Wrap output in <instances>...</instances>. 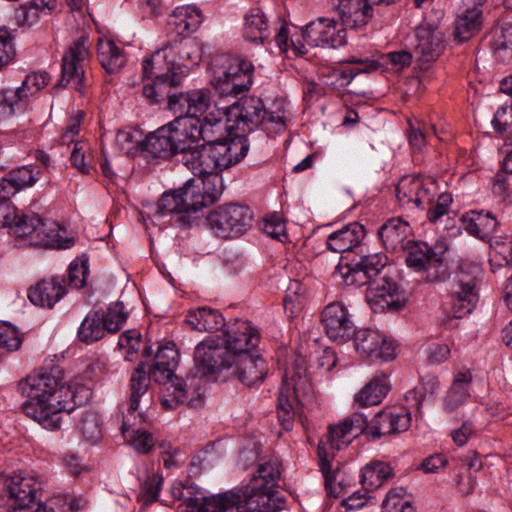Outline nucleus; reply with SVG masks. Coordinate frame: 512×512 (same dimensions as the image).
Here are the masks:
<instances>
[{
  "instance_id": "obj_1",
  "label": "nucleus",
  "mask_w": 512,
  "mask_h": 512,
  "mask_svg": "<svg viewBox=\"0 0 512 512\" xmlns=\"http://www.w3.org/2000/svg\"><path fill=\"white\" fill-rule=\"evenodd\" d=\"M64 374V368L54 356L45 359L37 371L18 383L19 392L26 397L24 413L49 430L60 428L61 412L70 414L92 395L84 385H66Z\"/></svg>"
},
{
  "instance_id": "obj_2",
  "label": "nucleus",
  "mask_w": 512,
  "mask_h": 512,
  "mask_svg": "<svg viewBox=\"0 0 512 512\" xmlns=\"http://www.w3.org/2000/svg\"><path fill=\"white\" fill-rule=\"evenodd\" d=\"M279 476L280 472L274 464H260L249 484L240 490L241 493L230 490L207 495L199 489L191 512H225L233 507L237 512H275L272 502L277 493L275 489Z\"/></svg>"
},
{
  "instance_id": "obj_3",
  "label": "nucleus",
  "mask_w": 512,
  "mask_h": 512,
  "mask_svg": "<svg viewBox=\"0 0 512 512\" xmlns=\"http://www.w3.org/2000/svg\"><path fill=\"white\" fill-rule=\"evenodd\" d=\"M260 332L248 320H235L223 331L222 344L212 338L199 342L194 350V362L201 376H214L233 367V361L256 351Z\"/></svg>"
},
{
  "instance_id": "obj_4",
  "label": "nucleus",
  "mask_w": 512,
  "mask_h": 512,
  "mask_svg": "<svg viewBox=\"0 0 512 512\" xmlns=\"http://www.w3.org/2000/svg\"><path fill=\"white\" fill-rule=\"evenodd\" d=\"M228 128L235 129L236 138L261 129L273 136L284 132L290 120L285 101L276 98L269 105L257 96L242 97L227 106Z\"/></svg>"
},
{
  "instance_id": "obj_5",
  "label": "nucleus",
  "mask_w": 512,
  "mask_h": 512,
  "mask_svg": "<svg viewBox=\"0 0 512 512\" xmlns=\"http://www.w3.org/2000/svg\"><path fill=\"white\" fill-rule=\"evenodd\" d=\"M2 218V228H7L9 235L23 239L30 246L66 250L75 245L74 236L64 225L36 213H23L13 208Z\"/></svg>"
},
{
  "instance_id": "obj_6",
  "label": "nucleus",
  "mask_w": 512,
  "mask_h": 512,
  "mask_svg": "<svg viewBox=\"0 0 512 512\" xmlns=\"http://www.w3.org/2000/svg\"><path fill=\"white\" fill-rule=\"evenodd\" d=\"M246 140L209 141L198 144L191 151L185 152L182 163L197 178H212L240 162L248 153Z\"/></svg>"
},
{
  "instance_id": "obj_7",
  "label": "nucleus",
  "mask_w": 512,
  "mask_h": 512,
  "mask_svg": "<svg viewBox=\"0 0 512 512\" xmlns=\"http://www.w3.org/2000/svg\"><path fill=\"white\" fill-rule=\"evenodd\" d=\"M365 429H367V417L363 413L354 412L337 425H330L326 440L319 441L317 447L319 468L330 496L338 498L340 495V490L335 486L336 473L332 469L335 451L347 447L355 437L365 434Z\"/></svg>"
},
{
  "instance_id": "obj_8",
  "label": "nucleus",
  "mask_w": 512,
  "mask_h": 512,
  "mask_svg": "<svg viewBox=\"0 0 512 512\" xmlns=\"http://www.w3.org/2000/svg\"><path fill=\"white\" fill-rule=\"evenodd\" d=\"M149 388L143 365L136 368L130 378V397L127 414L123 416L121 433L124 439L138 454H148L155 446L152 433L142 428L147 423V415L140 411V400Z\"/></svg>"
},
{
  "instance_id": "obj_9",
  "label": "nucleus",
  "mask_w": 512,
  "mask_h": 512,
  "mask_svg": "<svg viewBox=\"0 0 512 512\" xmlns=\"http://www.w3.org/2000/svg\"><path fill=\"white\" fill-rule=\"evenodd\" d=\"M203 55V43L196 38L179 37L158 49L151 56L145 57V73L149 66L160 64L164 71L179 81L191 69L197 67Z\"/></svg>"
},
{
  "instance_id": "obj_10",
  "label": "nucleus",
  "mask_w": 512,
  "mask_h": 512,
  "mask_svg": "<svg viewBox=\"0 0 512 512\" xmlns=\"http://www.w3.org/2000/svg\"><path fill=\"white\" fill-rule=\"evenodd\" d=\"M314 398L312 383L306 375L302 363L296 362L292 371L284 374L277 399V417L280 425L286 431L293 428L295 419V404L306 405Z\"/></svg>"
},
{
  "instance_id": "obj_11",
  "label": "nucleus",
  "mask_w": 512,
  "mask_h": 512,
  "mask_svg": "<svg viewBox=\"0 0 512 512\" xmlns=\"http://www.w3.org/2000/svg\"><path fill=\"white\" fill-rule=\"evenodd\" d=\"M179 357L180 355L175 344L168 343L157 350L154 357V363L149 372L144 368L149 380L152 378L155 382L164 385L170 383V386L167 388L169 393L161 401V404L165 409H175L177 405L183 403L187 399V385L182 379H179L175 375V370L179 363ZM141 365L145 367V364L141 362L137 368Z\"/></svg>"
},
{
  "instance_id": "obj_12",
  "label": "nucleus",
  "mask_w": 512,
  "mask_h": 512,
  "mask_svg": "<svg viewBox=\"0 0 512 512\" xmlns=\"http://www.w3.org/2000/svg\"><path fill=\"white\" fill-rule=\"evenodd\" d=\"M254 65L241 57H223L213 68L211 85L222 97L237 98L253 84Z\"/></svg>"
},
{
  "instance_id": "obj_13",
  "label": "nucleus",
  "mask_w": 512,
  "mask_h": 512,
  "mask_svg": "<svg viewBox=\"0 0 512 512\" xmlns=\"http://www.w3.org/2000/svg\"><path fill=\"white\" fill-rule=\"evenodd\" d=\"M253 211L247 205L226 203L217 206L206 216L211 232L223 239L238 238L252 226Z\"/></svg>"
},
{
  "instance_id": "obj_14",
  "label": "nucleus",
  "mask_w": 512,
  "mask_h": 512,
  "mask_svg": "<svg viewBox=\"0 0 512 512\" xmlns=\"http://www.w3.org/2000/svg\"><path fill=\"white\" fill-rule=\"evenodd\" d=\"M407 267L422 274L428 283L443 282L449 278L450 272L444 261V251L436 252L426 242L411 240L403 249Z\"/></svg>"
},
{
  "instance_id": "obj_15",
  "label": "nucleus",
  "mask_w": 512,
  "mask_h": 512,
  "mask_svg": "<svg viewBox=\"0 0 512 512\" xmlns=\"http://www.w3.org/2000/svg\"><path fill=\"white\" fill-rule=\"evenodd\" d=\"M386 264L387 257L382 253L360 256L358 261L354 258L349 261L348 255L341 256L333 277L345 286L358 288L379 279Z\"/></svg>"
},
{
  "instance_id": "obj_16",
  "label": "nucleus",
  "mask_w": 512,
  "mask_h": 512,
  "mask_svg": "<svg viewBox=\"0 0 512 512\" xmlns=\"http://www.w3.org/2000/svg\"><path fill=\"white\" fill-rule=\"evenodd\" d=\"M477 278L464 269L454 272L446 286V305L454 318L469 315L479 301Z\"/></svg>"
},
{
  "instance_id": "obj_17",
  "label": "nucleus",
  "mask_w": 512,
  "mask_h": 512,
  "mask_svg": "<svg viewBox=\"0 0 512 512\" xmlns=\"http://www.w3.org/2000/svg\"><path fill=\"white\" fill-rule=\"evenodd\" d=\"M353 344L356 353L363 360L371 363L377 361L389 362L397 356L395 341L384 334L369 328L355 329Z\"/></svg>"
},
{
  "instance_id": "obj_18",
  "label": "nucleus",
  "mask_w": 512,
  "mask_h": 512,
  "mask_svg": "<svg viewBox=\"0 0 512 512\" xmlns=\"http://www.w3.org/2000/svg\"><path fill=\"white\" fill-rule=\"evenodd\" d=\"M367 286L365 298L370 308L376 313L399 310L407 302L405 291L386 273Z\"/></svg>"
},
{
  "instance_id": "obj_19",
  "label": "nucleus",
  "mask_w": 512,
  "mask_h": 512,
  "mask_svg": "<svg viewBox=\"0 0 512 512\" xmlns=\"http://www.w3.org/2000/svg\"><path fill=\"white\" fill-rule=\"evenodd\" d=\"M437 190V182L431 176L405 175L396 185V198L400 206L407 209H424Z\"/></svg>"
},
{
  "instance_id": "obj_20",
  "label": "nucleus",
  "mask_w": 512,
  "mask_h": 512,
  "mask_svg": "<svg viewBox=\"0 0 512 512\" xmlns=\"http://www.w3.org/2000/svg\"><path fill=\"white\" fill-rule=\"evenodd\" d=\"M221 175H212V178L189 179L180 191L183 193L187 215L196 213L205 207L213 205L222 194Z\"/></svg>"
},
{
  "instance_id": "obj_21",
  "label": "nucleus",
  "mask_w": 512,
  "mask_h": 512,
  "mask_svg": "<svg viewBox=\"0 0 512 512\" xmlns=\"http://www.w3.org/2000/svg\"><path fill=\"white\" fill-rule=\"evenodd\" d=\"M50 76L45 71L26 75L21 86L15 89H2V117H11L24 111L29 98L48 85Z\"/></svg>"
},
{
  "instance_id": "obj_22",
  "label": "nucleus",
  "mask_w": 512,
  "mask_h": 512,
  "mask_svg": "<svg viewBox=\"0 0 512 512\" xmlns=\"http://www.w3.org/2000/svg\"><path fill=\"white\" fill-rule=\"evenodd\" d=\"M320 323L327 337L339 344L352 339L356 329L347 306L338 301L331 302L323 308Z\"/></svg>"
},
{
  "instance_id": "obj_23",
  "label": "nucleus",
  "mask_w": 512,
  "mask_h": 512,
  "mask_svg": "<svg viewBox=\"0 0 512 512\" xmlns=\"http://www.w3.org/2000/svg\"><path fill=\"white\" fill-rule=\"evenodd\" d=\"M396 0H330L333 11L341 20L342 26L361 29L373 18V5H389Z\"/></svg>"
},
{
  "instance_id": "obj_24",
  "label": "nucleus",
  "mask_w": 512,
  "mask_h": 512,
  "mask_svg": "<svg viewBox=\"0 0 512 512\" xmlns=\"http://www.w3.org/2000/svg\"><path fill=\"white\" fill-rule=\"evenodd\" d=\"M88 55L85 38H79L65 51L61 63L60 86H71L79 92L83 91L84 63Z\"/></svg>"
},
{
  "instance_id": "obj_25",
  "label": "nucleus",
  "mask_w": 512,
  "mask_h": 512,
  "mask_svg": "<svg viewBox=\"0 0 512 512\" xmlns=\"http://www.w3.org/2000/svg\"><path fill=\"white\" fill-rule=\"evenodd\" d=\"M10 502L7 512H21L30 508L41 490V482L33 475L18 472L5 479Z\"/></svg>"
},
{
  "instance_id": "obj_26",
  "label": "nucleus",
  "mask_w": 512,
  "mask_h": 512,
  "mask_svg": "<svg viewBox=\"0 0 512 512\" xmlns=\"http://www.w3.org/2000/svg\"><path fill=\"white\" fill-rule=\"evenodd\" d=\"M346 29L334 19L319 18L305 26L302 36L310 45L339 48L346 44Z\"/></svg>"
},
{
  "instance_id": "obj_27",
  "label": "nucleus",
  "mask_w": 512,
  "mask_h": 512,
  "mask_svg": "<svg viewBox=\"0 0 512 512\" xmlns=\"http://www.w3.org/2000/svg\"><path fill=\"white\" fill-rule=\"evenodd\" d=\"M168 124L182 156L204 140L202 120L198 117L178 114Z\"/></svg>"
},
{
  "instance_id": "obj_28",
  "label": "nucleus",
  "mask_w": 512,
  "mask_h": 512,
  "mask_svg": "<svg viewBox=\"0 0 512 512\" xmlns=\"http://www.w3.org/2000/svg\"><path fill=\"white\" fill-rule=\"evenodd\" d=\"M414 54L421 63L435 61L443 52V34L438 27L423 22L415 30Z\"/></svg>"
},
{
  "instance_id": "obj_29",
  "label": "nucleus",
  "mask_w": 512,
  "mask_h": 512,
  "mask_svg": "<svg viewBox=\"0 0 512 512\" xmlns=\"http://www.w3.org/2000/svg\"><path fill=\"white\" fill-rule=\"evenodd\" d=\"M211 106V93L207 89L191 90L169 95L168 108L174 114L200 118Z\"/></svg>"
},
{
  "instance_id": "obj_30",
  "label": "nucleus",
  "mask_w": 512,
  "mask_h": 512,
  "mask_svg": "<svg viewBox=\"0 0 512 512\" xmlns=\"http://www.w3.org/2000/svg\"><path fill=\"white\" fill-rule=\"evenodd\" d=\"M40 178V170L32 165H24L11 170L2 177V215L12 211L9 199L20 190L34 186Z\"/></svg>"
},
{
  "instance_id": "obj_31",
  "label": "nucleus",
  "mask_w": 512,
  "mask_h": 512,
  "mask_svg": "<svg viewBox=\"0 0 512 512\" xmlns=\"http://www.w3.org/2000/svg\"><path fill=\"white\" fill-rule=\"evenodd\" d=\"M460 222L468 235L488 244L495 239L494 234L499 225L492 212L476 209L465 212L460 217Z\"/></svg>"
},
{
  "instance_id": "obj_32",
  "label": "nucleus",
  "mask_w": 512,
  "mask_h": 512,
  "mask_svg": "<svg viewBox=\"0 0 512 512\" xmlns=\"http://www.w3.org/2000/svg\"><path fill=\"white\" fill-rule=\"evenodd\" d=\"M377 235L387 252H402L413 235L408 221L401 217L386 220L378 229Z\"/></svg>"
},
{
  "instance_id": "obj_33",
  "label": "nucleus",
  "mask_w": 512,
  "mask_h": 512,
  "mask_svg": "<svg viewBox=\"0 0 512 512\" xmlns=\"http://www.w3.org/2000/svg\"><path fill=\"white\" fill-rule=\"evenodd\" d=\"M142 69L144 82L142 95L150 104L161 102L165 95H170L168 89L179 84V80L166 73L160 64L149 66L150 71L147 73L143 65Z\"/></svg>"
},
{
  "instance_id": "obj_34",
  "label": "nucleus",
  "mask_w": 512,
  "mask_h": 512,
  "mask_svg": "<svg viewBox=\"0 0 512 512\" xmlns=\"http://www.w3.org/2000/svg\"><path fill=\"white\" fill-rule=\"evenodd\" d=\"M365 235L364 225L356 221L350 222L328 235L326 247L328 250L344 256V254H350L359 249Z\"/></svg>"
},
{
  "instance_id": "obj_35",
  "label": "nucleus",
  "mask_w": 512,
  "mask_h": 512,
  "mask_svg": "<svg viewBox=\"0 0 512 512\" xmlns=\"http://www.w3.org/2000/svg\"><path fill=\"white\" fill-rule=\"evenodd\" d=\"M67 294L64 276L43 279L28 290V298L36 306L53 308Z\"/></svg>"
},
{
  "instance_id": "obj_36",
  "label": "nucleus",
  "mask_w": 512,
  "mask_h": 512,
  "mask_svg": "<svg viewBox=\"0 0 512 512\" xmlns=\"http://www.w3.org/2000/svg\"><path fill=\"white\" fill-rule=\"evenodd\" d=\"M347 64H356L361 67H343L335 68L324 74V82L327 86L334 89L342 88L351 83V81L360 73L376 70L378 68V62L368 57H356L351 56L345 60Z\"/></svg>"
},
{
  "instance_id": "obj_37",
  "label": "nucleus",
  "mask_w": 512,
  "mask_h": 512,
  "mask_svg": "<svg viewBox=\"0 0 512 512\" xmlns=\"http://www.w3.org/2000/svg\"><path fill=\"white\" fill-rule=\"evenodd\" d=\"M232 374L244 385L254 386L263 382L267 372V364L263 357L255 352L233 361Z\"/></svg>"
},
{
  "instance_id": "obj_38",
  "label": "nucleus",
  "mask_w": 512,
  "mask_h": 512,
  "mask_svg": "<svg viewBox=\"0 0 512 512\" xmlns=\"http://www.w3.org/2000/svg\"><path fill=\"white\" fill-rule=\"evenodd\" d=\"M172 215H180L178 221L185 227H192L196 222L195 217L187 215V206L180 188L164 192L156 205L154 217L157 220Z\"/></svg>"
},
{
  "instance_id": "obj_39",
  "label": "nucleus",
  "mask_w": 512,
  "mask_h": 512,
  "mask_svg": "<svg viewBox=\"0 0 512 512\" xmlns=\"http://www.w3.org/2000/svg\"><path fill=\"white\" fill-rule=\"evenodd\" d=\"M169 127L167 123L146 135L143 150L147 154L155 158L168 159L180 153Z\"/></svg>"
},
{
  "instance_id": "obj_40",
  "label": "nucleus",
  "mask_w": 512,
  "mask_h": 512,
  "mask_svg": "<svg viewBox=\"0 0 512 512\" xmlns=\"http://www.w3.org/2000/svg\"><path fill=\"white\" fill-rule=\"evenodd\" d=\"M483 24L482 5L474 4L460 11L454 21L453 38L457 43H463L478 33Z\"/></svg>"
},
{
  "instance_id": "obj_41",
  "label": "nucleus",
  "mask_w": 512,
  "mask_h": 512,
  "mask_svg": "<svg viewBox=\"0 0 512 512\" xmlns=\"http://www.w3.org/2000/svg\"><path fill=\"white\" fill-rule=\"evenodd\" d=\"M390 388L389 375L378 372L355 394L354 400L362 407L377 405L386 397Z\"/></svg>"
},
{
  "instance_id": "obj_42",
  "label": "nucleus",
  "mask_w": 512,
  "mask_h": 512,
  "mask_svg": "<svg viewBox=\"0 0 512 512\" xmlns=\"http://www.w3.org/2000/svg\"><path fill=\"white\" fill-rule=\"evenodd\" d=\"M185 321L192 329L200 332H214L225 326L223 315L217 309L205 306L188 311Z\"/></svg>"
},
{
  "instance_id": "obj_43",
  "label": "nucleus",
  "mask_w": 512,
  "mask_h": 512,
  "mask_svg": "<svg viewBox=\"0 0 512 512\" xmlns=\"http://www.w3.org/2000/svg\"><path fill=\"white\" fill-rule=\"evenodd\" d=\"M270 36L268 19L260 8L250 9L244 16L243 38L255 44H263Z\"/></svg>"
},
{
  "instance_id": "obj_44",
  "label": "nucleus",
  "mask_w": 512,
  "mask_h": 512,
  "mask_svg": "<svg viewBox=\"0 0 512 512\" xmlns=\"http://www.w3.org/2000/svg\"><path fill=\"white\" fill-rule=\"evenodd\" d=\"M201 9L194 5L177 6L171 15V24L178 35L190 34L198 30L203 22Z\"/></svg>"
},
{
  "instance_id": "obj_45",
  "label": "nucleus",
  "mask_w": 512,
  "mask_h": 512,
  "mask_svg": "<svg viewBox=\"0 0 512 512\" xmlns=\"http://www.w3.org/2000/svg\"><path fill=\"white\" fill-rule=\"evenodd\" d=\"M471 382L472 374L470 371H461L455 375L443 401V408L446 412H453L466 402L470 396Z\"/></svg>"
},
{
  "instance_id": "obj_46",
  "label": "nucleus",
  "mask_w": 512,
  "mask_h": 512,
  "mask_svg": "<svg viewBox=\"0 0 512 512\" xmlns=\"http://www.w3.org/2000/svg\"><path fill=\"white\" fill-rule=\"evenodd\" d=\"M393 476L394 471L389 463L371 460L361 469L360 482L366 491H373L384 485Z\"/></svg>"
},
{
  "instance_id": "obj_47",
  "label": "nucleus",
  "mask_w": 512,
  "mask_h": 512,
  "mask_svg": "<svg viewBox=\"0 0 512 512\" xmlns=\"http://www.w3.org/2000/svg\"><path fill=\"white\" fill-rule=\"evenodd\" d=\"M109 333L102 319V312L91 310L80 323L77 331V338L80 342L90 345Z\"/></svg>"
},
{
  "instance_id": "obj_48",
  "label": "nucleus",
  "mask_w": 512,
  "mask_h": 512,
  "mask_svg": "<svg viewBox=\"0 0 512 512\" xmlns=\"http://www.w3.org/2000/svg\"><path fill=\"white\" fill-rule=\"evenodd\" d=\"M98 59L108 72H115L126 63V55L112 40L99 39L97 44Z\"/></svg>"
},
{
  "instance_id": "obj_49",
  "label": "nucleus",
  "mask_w": 512,
  "mask_h": 512,
  "mask_svg": "<svg viewBox=\"0 0 512 512\" xmlns=\"http://www.w3.org/2000/svg\"><path fill=\"white\" fill-rule=\"evenodd\" d=\"M440 383L437 377L426 376L422 378L421 382L413 389L407 391L405 397L409 402H413L416 410L421 413V408L424 400L427 397H433L439 391Z\"/></svg>"
},
{
  "instance_id": "obj_50",
  "label": "nucleus",
  "mask_w": 512,
  "mask_h": 512,
  "mask_svg": "<svg viewBox=\"0 0 512 512\" xmlns=\"http://www.w3.org/2000/svg\"><path fill=\"white\" fill-rule=\"evenodd\" d=\"M491 125L501 137L512 140V98L498 107Z\"/></svg>"
},
{
  "instance_id": "obj_51",
  "label": "nucleus",
  "mask_w": 512,
  "mask_h": 512,
  "mask_svg": "<svg viewBox=\"0 0 512 512\" xmlns=\"http://www.w3.org/2000/svg\"><path fill=\"white\" fill-rule=\"evenodd\" d=\"M102 312V319L109 333L118 332L126 323L128 312L121 301L112 302Z\"/></svg>"
},
{
  "instance_id": "obj_52",
  "label": "nucleus",
  "mask_w": 512,
  "mask_h": 512,
  "mask_svg": "<svg viewBox=\"0 0 512 512\" xmlns=\"http://www.w3.org/2000/svg\"><path fill=\"white\" fill-rule=\"evenodd\" d=\"M78 428L90 443H97L102 437L101 420L97 412L86 410L82 413Z\"/></svg>"
},
{
  "instance_id": "obj_53",
  "label": "nucleus",
  "mask_w": 512,
  "mask_h": 512,
  "mask_svg": "<svg viewBox=\"0 0 512 512\" xmlns=\"http://www.w3.org/2000/svg\"><path fill=\"white\" fill-rule=\"evenodd\" d=\"M381 512H416V510L405 497L403 488H393L386 494Z\"/></svg>"
},
{
  "instance_id": "obj_54",
  "label": "nucleus",
  "mask_w": 512,
  "mask_h": 512,
  "mask_svg": "<svg viewBox=\"0 0 512 512\" xmlns=\"http://www.w3.org/2000/svg\"><path fill=\"white\" fill-rule=\"evenodd\" d=\"M89 274V258L84 254L76 257L68 266L69 285L81 289L86 285Z\"/></svg>"
},
{
  "instance_id": "obj_55",
  "label": "nucleus",
  "mask_w": 512,
  "mask_h": 512,
  "mask_svg": "<svg viewBox=\"0 0 512 512\" xmlns=\"http://www.w3.org/2000/svg\"><path fill=\"white\" fill-rule=\"evenodd\" d=\"M226 113L227 106L222 108L215 107V109L209 111L202 120L203 134L209 127L212 132L221 133L222 131H225L229 135L235 136V129L228 128V117L226 116Z\"/></svg>"
},
{
  "instance_id": "obj_56",
  "label": "nucleus",
  "mask_w": 512,
  "mask_h": 512,
  "mask_svg": "<svg viewBox=\"0 0 512 512\" xmlns=\"http://www.w3.org/2000/svg\"><path fill=\"white\" fill-rule=\"evenodd\" d=\"M365 434L372 440L395 434L394 428L389 421L386 409L378 412L370 423L367 422V429H365Z\"/></svg>"
},
{
  "instance_id": "obj_57",
  "label": "nucleus",
  "mask_w": 512,
  "mask_h": 512,
  "mask_svg": "<svg viewBox=\"0 0 512 512\" xmlns=\"http://www.w3.org/2000/svg\"><path fill=\"white\" fill-rule=\"evenodd\" d=\"M163 484V477L160 474L148 476L140 486L139 501L144 506H149L156 502Z\"/></svg>"
},
{
  "instance_id": "obj_58",
  "label": "nucleus",
  "mask_w": 512,
  "mask_h": 512,
  "mask_svg": "<svg viewBox=\"0 0 512 512\" xmlns=\"http://www.w3.org/2000/svg\"><path fill=\"white\" fill-rule=\"evenodd\" d=\"M118 348L122 351L126 361H132L137 355L141 345V334L139 331L132 329L123 332L118 339Z\"/></svg>"
},
{
  "instance_id": "obj_59",
  "label": "nucleus",
  "mask_w": 512,
  "mask_h": 512,
  "mask_svg": "<svg viewBox=\"0 0 512 512\" xmlns=\"http://www.w3.org/2000/svg\"><path fill=\"white\" fill-rule=\"evenodd\" d=\"M495 51L510 50L512 52V17L503 19L493 30Z\"/></svg>"
},
{
  "instance_id": "obj_60",
  "label": "nucleus",
  "mask_w": 512,
  "mask_h": 512,
  "mask_svg": "<svg viewBox=\"0 0 512 512\" xmlns=\"http://www.w3.org/2000/svg\"><path fill=\"white\" fill-rule=\"evenodd\" d=\"M38 19L39 16L36 15V12H34L30 4H23L14 10L7 27L16 30L20 27H31L38 21Z\"/></svg>"
},
{
  "instance_id": "obj_61",
  "label": "nucleus",
  "mask_w": 512,
  "mask_h": 512,
  "mask_svg": "<svg viewBox=\"0 0 512 512\" xmlns=\"http://www.w3.org/2000/svg\"><path fill=\"white\" fill-rule=\"evenodd\" d=\"M275 42L277 47L281 52L287 53L289 49H293L296 55H303L307 53V49L304 44L300 43L293 37H290V31L286 23H283L279 28L276 36Z\"/></svg>"
},
{
  "instance_id": "obj_62",
  "label": "nucleus",
  "mask_w": 512,
  "mask_h": 512,
  "mask_svg": "<svg viewBox=\"0 0 512 512\" xmlns=\"http://www.w3.org/2000/svg\"><path fill=\"white\" fill-rule=\"evenodd\" d=\"M24 339V334L21 333L15 325L8 321L2 320V349L8 352L17 351Z\"/></svg>"
},
{
  "instance_id": "obj_63",
  "label": "nucleus",
  "mask_w": 512,
  "mask_h": 512,
  "mask_svg": "<svg viewBox=\"0 0 512 512\" xmlns=\"http://www.w3.org/2000/svg\"><path fill=\"white\" fill-rule=\"evenodd\" d=\"M391 422L394 433H402L408 430L411 425V413L404 406H394L385 408Z\"/></svg>"
},
{
  "instance_id": "obj_64",
  "label": "nucleus",
  "mask_w": 512,
  "mask_h": 512,
  "mask_svg": "<svg viewBox=\"0 0 512 512\" xmlns=\"http://www.w3.org/2000/svg\"><path fill=\"white\" fill-rule=\"evenodd\" d=\"M15 33L16 29L2 25V67L12 63L16 58Z\"/></svg>"
}]
</instances>
